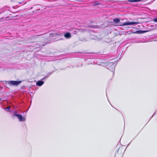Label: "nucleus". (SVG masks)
I'll list each match as a JSON object with an SVG mask.
<instances>
[{
	"instance_id": "nucleus-12",
	"label": "nucleus",
	"mask_w": 157,
	"mask_h": 157,
	"mask_svg": "<svg viewBox=\"0 0 157 157\" xmlns=\"http://www.w3.org/2000/svg\"><path fill=\"white\" fill-rule=\"evenodd\" d=\"M121 149H122V147L120 148L118 151V152H119Z\"/></svg>"
},
{
	"instance_id": "nucleus-3",
	"label": "nucleus",
	"mask_w": 157,
	"mask_h": 157,
	"mask_svg": "<svg viewBox=\"0 0 157 157\" xmlns=\"http://www.w3.org/2000/svg\"><path fill=\"white\" fill-rule=\"evenodd\" d=\"M14 116L17 117L20 121H25V118L24 117H22V116L20 114H15Z\"/></svg>"
},
{
	"instance_id": "nucleus-14",
	"label": "nucleus",
	"mask_w": 157,
	"mask_h": 157,
	"mask_svg": "<svg viewBox=\"0 0 157 157\" xmlns=\"http://www.w3.org/2000/svg\"><path fill=\"white\" fill-rule=\"evenodd\" d=\"M44 44H43V45H40L39 46H40V47H42V46H44Z\"/></svg>"
},
{
	"instance_id": "nucleus-10",
	"label": "nucleus",
	"mask_w": 157,
	"mask_h": 157,
	"mask_svg": "<svg viewBox=\"0 0 157 157\" xmlns=\"http://www.w3.org/2000/svg\"><path fill=\"white\" fill-rule=\"evenodd\" d=\"M153 21L155 22H157V18H155L154 20Z\"/></svg>"
},
{
	"instance_id": "nucleus-13",
	"label": "nucleus",
	"mask_w": 157,
	"mask_h": 157,
	"mask_svg": "<svg viewBox=\"0 0 157 157\" xmlns=\"http://www.w3.org/2000/svg\"><path fill=\"white\" fill-rule=\"evenodd\" d=\"M45 37H46V36H43V35H42V36L41 37V38H44Z\"/></svg>"
},
{
	"instance_id": "nucleus-16",
	"label": "nucleus",
	"mask_w": 157,
	"mask_h": 157,
	"mask_svg": "<svg viewBox=\"0 0 157 157\" xmlns=\"http://www.w3.org/2000/svg\"><path fill=\"white\" fill-rule=\"evenodd\" d=\"M15 114H17V112H15L14 115Z\"/></svg>"
},
{
	"instance_id": "nucleus-9",
	"label": "nucleus",
	"mask_w": 157,
	"mask_h": 157,
	"mask_svg": "<svg viewBox=\"0 0 157 157\" xmlns=\"http://www.w3.org/2000/svg\"><path fill=\"white\" fill-rule=\"evenodd\" d=\"M56 34L55 33H50V34H49V35H50V37H52V36L53 35H56Z\"/></svg>"
},
{
	"instance_id": "nucleus-8",
	"label": "nucleus",
	"mask_w": 157,
	"mask_h": 157,
	"mask_svg": "<svg viewBox=\"0 0 157 157\" xmlns=\"http://www.w3.org/2000/svg\"><path fill=\"white\" fill-rule=\"evenodd\" d=\"M10 106H8L7 108H5V110L7 111H10Z\"/></svg>"
},
{
	"instance_id": "nucleus-1",
	"label": "nucleus",
	"mask_w": 157,
	"mask_h": 157,
	"mask_svg": "<svg viewBox=\"0 0 157 157\" xmlns=\"http://www.w3.org/2000/svg\"><path fill=\"white\" fill-rule=\"evenodd\" d=\"M21 82V81H9L8 83L10 86H17Z\"/></svg>"
},
{
	"instance_id": "nucleus-15",
	"label": "nucleus",
	"mask_w": 157,
	"mask_h": 157,
	"mask_svg": "<svg viewBox=\"0 0 157 157\" xmlns=\"http://www.w3.org/2000/svg\"><path fill=\"white\" fill-rule=\"evenodd\" d=\"M46 76H45L44 78H43L42 79V80H44L46 78Z\"/></svg>"
},
{
	"instance_id": "nucleus-2",
	"label": "nucleus",
	"mask_w": 157,
	"mask_h": 157,
	"mask_svg": "<svg viewBox=\"0 0 157 157\" xmlns=\"http://www.w3.org/2000/svg\"><path fill=\"white\" fill-rule=\"evenodd\" d=\"M139 22H130L126 21L123 23V25H137L139 24Z\"/></svg>"
},
{
	"instance_id": "nucleus-5",
	"label": "nucleus",
	"mask_w": 157,
	"mask_h": 157,
	"mask_svg": "<svg viewBox=\"0 0 157 157\" xmlns=\"http://www.w3.org/2000/svg\"><path fill=\"white\" fill-rule=\"evenodd\" d=\"M44 82L43 81L39 80L36 83V85L38 86H41L44 83Z\"/></svg>"
},
{
	"instance_id": "nucleus-6",
	"label": "nucleus",
	"mask_w": 157,
	"mask_h": 157,
	"mask_svg": "<svg viewBox=\"0 0 157 157\" xmlns=\"http://www.w3.org/2000/svg\"><path fill=\"white\" fill-rule=\"evenodd\" d=\"M113 21L116 23H118L120 21V20L118 18H116V19H114Z\"/></svg>"
},
{
	"instance_id": "nucleus-11",
	"label": "nucleus",
	"mask_w": 157,
	"mask_h": 157,
	"mask_svg": "<svg viewBox=\"0 0 157 157\" xmlns=\"http://www.w3.org/2000/svg\"><path fill=\"white\" fill-rule=\"evenodd\" d=\"M41 36V35H37V36H34V37H36V38H37L39 36Z\"/></svg>"
},
{
	"instance_id": "nucleus-4",
	"label": "nucleus",
	"mask_w": 157,
	"mask_h": 157,
	"mask_svg": "<svg viewBox=\"0 0 157 157\" xmlns=\"http://www.w3.org/2000/svg\"><path fill=\"white\" fill-rule=\"evenodd\" d=\"M65 37L67 39H69L71 37V34L69 33H67L64 35Z\"/></svg>"
},
{
	"instance_id": "nucleus-7",
	"label": "nucleus",
	"mask_w": 157,
	"mask_h": 157,
	"mask_svg": "<svg viewBox=\"0 0 157 157\" xmlns=\"http://www.w3.org/2000/svg\"><path fill=\"white\" fill-rule=\"evenodd\" d=\"M141 0H131L130 1L132 2H138L140 1Z\"/></svg>"
}]
</instances>
